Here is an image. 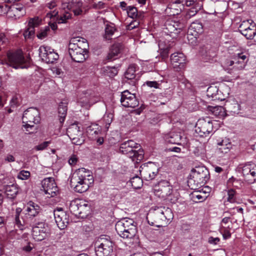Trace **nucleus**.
<instances>
[{
  "mask_svg": "<svg viewBox=\"0 0 256 256\" xmlns=\"http://www.w3.org/2000/svg\"><path fill=\"white\" fill-rule=\"evenodd\" d=\"M94 182L93 176L84 168H79L73 174L70 184L74 190L80 193L86 192Z\"/></svg>",
  "mask_w": 256,
  "mask_h": 256,
  "instance_id": "obj_1",
  "label": "nucleus"
},
{
  "mask_svg": "<svg viewBox=\"0 0 256 256\" xmlns=\"http://www.w3.org/2000/svg\"><path fill=\"white\" fill-rule=\"evenodd\" d=\"M172 218V210L168 208L160 207L149 212L146 216L148 223L156 227H161L166 224V220Z\"/></svg>",
  "mask_w": 256,
  "mask_h": 256,
  "instance_id": "obj_2",
  "label": "nucleus"
},
{
  "mask_svg": "<svg viewBox=\"0 0 256 256\" xmlns=\"http://www.w3.org/2000/svg\"><path fill=\"white\" fill-rule=\"evenodd\" d=\"M210 178L208 170L204 166H198L192 168L188 182L192 189L196 190L204 185Z\"/></svg>",
  "mask_w": 256,
  "mask_h": 256,
  "instance_id": "obj_3",
  "label": "nucleus"
},
{
  "mask_svg": "<svg viewBox=\"0 0 256 256\" xmlns=\"http://www.w3.org/2000/svg\"><path fill=\"white\" fill-rule=\"evenodd\" d=\"M115 228L118 234L123 238H132L137 232L134 222L132 218L120 220L116 223Z\"/></svg>",
  "mask_w": 256,
  "mask_h": 256,
  "instance_id": "obj_4",
  "label": "nucleus"
},
{
  "mask_svg": "<svg viewBox=\"0 0 256 256\" xmlns=\"http://www.w3.org/2000/svg\"><path fill=\"white\" fill-rule=\"evenodd\" d=\"M140 146L132 140L124 142L120 144V151L126 154L132 161L140 160L143 158V151L140 150Z\"/></svg>",
  "mask_w": 256,
  "mask_h": 256,
  "instance_id": "obj_5",
  "label": "nucleus"
},
{
  "mask_svg": "<svg viewBox=\"0 0 256 256\" xmlns=\"http://www.w3.org/2000/svg\"><path fill=\"white\" fill-rule=\"evenodd\" d=\"M173 190L170 182L166 180L160 182L154 188V194L164 200H167L172 202H174L176 199L172 198Z\"/></svg>",
  "mask_w": 256,
  "mask_h": 256,
  "instance_id": "obj_6",
  "label": "nucleus"
},
{
  "mask_svg": "<svg viewBox=\"0 0 256 256\" xmlns=\"http://www.w3.org/2000/svg\"><path fill=\"white\" fill-rule=\"evenodd\" d=\"M39 115L38 110L34 108H30L24 112L22 122L24 124V126L27 131L32 130L34 126V124L40 122Z\"/></svg>",
  "mask_w": 256,
  "mask_h": 256,
  "instance_id": "obj_7",
  "label": "nucleus"
},
{
  "mask_svg": "<svg viewBox=\"0 0 256 256\" xmlns=\"http://www.w3.org/2000/svg\"><path fill=\"white\" fill-rule=\"evenodd\" d=\"M97 256H109L113 251V243L108 238H99L94 244Z\"/></svg>",
  "mask_w": 256,
  "mask_h": 256,
  "instance_id": "obj_8",
  "label": "nucleus"
},
{
  "mask_svg": "<svg viewBox=\"0 0 256 256\" xmlns=\"http://www.w3.org/2000/svg\"><path fill=\"white\" fill-rule=\"evenodd\" d=\"M32 234L36 241H42L45 239L50 235L47 224L42 222L36 223L32 226Z\"/></svg>",
  "mask_w": 256,
  "mask_h": 256,
  "instance_id": "obj_9",
  "label": "nucleus"
},
{
  "mask_svg": "<svg viewBox=\"0 0 256 256\" xmlns=\"http://www.w3.org/2000/svg\"><path fill=\"white\" fill-rule=\"evenodd\" d=\"M213 124L212 121L208 118L200 119L196 126V132L200 136H207L212 132Z\"/></svg>",
  "mask_w": 256,
  "mask_h": 256,
  "instance_id": "obj_10",
  "label": "nucleus"
},
{
  "mask_svg": "<svg viewBox=\"0 0 256 256\" xmlns=\"http://www.w3.org/2000/svg\"><path fill=\"white\" fill-rule=\"evenodd\" d=\"M39 55L42 60L48 64L54 62L58 58V54L51 48L47 46H41L39 48Z\"/></svg>",
  "mask_w": 256,
  "mask_h": 256,
  "instance_id": "obj_11",
  "label": "nucleus"
},
{
  "mask_svg": "<svg viewBox=\"0 0 256 256\" xmlns=\"http://www.w3.org/2000/svg\"><path fill=\"white\" fill-rule=\"evenodd\" d=\"M88 47H77L73 46L71 48H68V52L72 59L77 62H84L88 57Z\"/></svg>",
  "mask_w": 256,
  "mask_h": 256,
  "instance_id": "obj_12",
  "label": "nucleus"
},
{
  "mask_svg": "<svg viewBox=\"0 0 256 256\" xmlns=\"http://www.w3.org/2000/svg\"><path fill=\"white\" fill-rule=\"evenodd\" d=\"M8 64L15 68H23L22 66L25 62L24 56L21 50H18L14 52H8Z\"/></svg>",
  "mask_w": 256,
  "mask_h": 256,
  "instance_id": "obj_13",
  "label": "nucleus"
},
{
  "mask_svg": "<svg viewBox=\"0 0 256 256\" xmlns=\"http://www.w3.org/2000/svg\"><path fill=\"white\" fill-rule=\"evenodd\" d=\"M56 222L60 230H64L69 223V216L62 208L57 209L54 212Z\"/></svg>",
  "mask_w": 256,
  "mask_h": 256,
  "instance_id": "obj_14",
  "label": "nucleus"
},
{
  "mask_svg": "<svg viewBox=\"0 0 256 256\" xmlns=\"http://www.w3.org/2000/svg\"><path fill=\"white\" fill-rule=\"evenodd\" d=\"M120 96V102L124 106L134 108L138 106L139 102L134 94L125 90L121 93Z\"/></svg>",
  "mask_w": 256,
  "mask_h": 256,
  "instance_id": "obj_15",
  "label": "nucleus"
},
{
  "mask_svg": "<svg viewBox=\"0 0 256 256\" xmlns=\"http://www.w3.org/2000/svg\"><path fill=\"white\" fill-rule=\"evenodd\" d=\"M42 187L46 194L50 197L54 196L58 192V188L52 178H47L42 181Z\"/></svg>",
  "mask_w": 256,
  "mask_h": 256,
  "instance_id": "obj_16",
  "label": "nucleus"
},
{
  "mask_svg": "<svg viewBox=\"0 0 256 256\" xmlns=\"http://www.w3.org/2000/svg\"><path fill=\"white\" fill-rule=\"evenodd\" d=\"M164 32L172 38H175L183 28V25L174 21L166 22L165 25Z\"/></svg>",
  "mask_w": 256,
  "mask_h": 256,
  "instance_id": "obj_17",
  "label": "nucleus"
},
{
  "mask_svg": "<svg viewBox=\"0 0 256 256\" xmlns=\"http://www.w3.org/2000/svg\"><path fill=\"white\" fill-rule=\"evenodd\" d=\"M240 168L242 169V173L246 180L254 181V178L253 180L250 178L256 177V165L254 164L248 162L242 164Z\"/></svg>",
  "mask_w": 256,
  "mask_h": 256,
  "instance_id": "obj_18",
  "label": "nucleus"
},
{
  "mask_svg": "<svg viewBox=\"0 0 256 256\" xmlns=\"http://www.w3.org/2000/svg\"><path fill=\"white\" fill-rule=\"evenodd\" d=\"M42 20L38 17L36 16L30 18L28 28L24 32V36L25 38H30L34 34V28L38 26L41 23Z\"/></svg>",
  "mask_w": 256,
  "mask_h": 256,
  "instance_id": "obj_19",
  "label": "nucleus"
},
{
  "mask_svg": "<svg viewBox=\"0 0 256 256\" xmlns=\"http://www.w3.org/2000/svg\"><path fill=\"white\" fill-rule=\"evenodd\" d=\"M98 101V98H95L88 92L82 94L78 100V103L82 107L89 108L92 105Z\"/></svg>",
  "mask_w": 256,
  "mask_h": 256,
  "instance_id": "obj_20",
  "label": "nucleus"
},
{
  "mask_svg": "<svg viewBox=\"0 0 256 256\" xmlns=\"http://www.w3.org/2000/svg\"><path fill=\"white\" fill-rule=\"evenodd\" d=\"M170 60L174 68L181 69L184 67L186 57L182 53H174L171 55Z\"/></svg>",
  "mask_w": 256,
  "mask_h": 256,
  "instance_id": "obj_21",
  "label": "nucleus"
},
{
  "mask_svg": "<svg viewBox=\"0 0 256 256\" xmlns=\"http://www.w3.org/2000/svg\"><path fill=\"white\" fill-rule=\"evenodd\" d=\"M41 210L42 208L38 204L32 201H30L26 205V214H28L30 217H35Z\"/></svg>",
  "mask_w": 256,
  "mask_h": 256,
  "instance_id": "obj_22",
  "label": "nucleus"
},
{
  "mask_svg": "<svg viewBox=\"0 0 256 256\" xmlns=\"http://www.w3.org/2000/svg\"><path fill=\"white\" fill-rule=\"evenodd\" d=\"M47 16L50 18H54L58 16L57 21L58 24L66 23V20L70 19L72 17V14L68 11L64 10L60 16H58V12L54 10L47 14Z\"/></svg>",
  "mask_w": 256,
  "mask_h": 256,
  "instance_id": "obj_23",
  "label": "nucleus"
},
{
  "mask_svg": "<svg viewBox=\"0 0 256 256\" xmlns=\"http://www.w3.org/2000/svg\"><path fill=\"white\" fill-rule=\"evenodd\" d=\"M122 49V46L120 44H114L110 48L108 54V59L110 60H114L118 58Z\"/></svg>",
  "mask_w": 256,
  "mask_h": 256,
  "instance_id": "obj_24",
  "label": "nucleus"
},
{
  "mask_svg": "<svg viewBox=\"0 0 256 256\" xmlns=\"http://www.w3.org/2000/svg\"><path fill=\"white\" fill-rule=\"evenodd\" d=\"M68 104V100H64L59 104L58 113L59 120L61 124L64 122L66 116Z\"/></svg>",
  "mask_w": 256,
  "mask_h": 256,
  "instance_id": "obj_25",
  "label": "nucleus"
},
{
  "mask_svg": "<svg viewBox=\"0 0 256 256\" xmlns=\"http://www.w3.org/2000/svg\"><path fill=\"white\" fill-rule=\"evenodd\" d=\"M86 133L90 138L97 139L100 133V128L97 124H92L87 128Z\"/></svg>",
  "mask_w": 256,
  "mask_h": 256,
  "instance_id": "obj_26",
  "label": "nucleus"
},
{
  "mask_svg": "<svg viewBox=\"0 0 256 256\" xmlns=\"http://www.w3.org/2000/svg\"><path fill=\"white\" fill-rule=\"evenodd\" d=\"M228 66H233V69L234 70H243L246 66V62L238 58L236 56L234 58V60H230L227 62Z\"/></svg>",
  "mask_w": 256,
  "mask_h": 256,
  "instance_id": "obj_27",
  "label": "nucleus"
},
{
  "mask_svg": "<svg viewBox=\"0 0 256 256\" xmlns=\"http://www.w3.org/2000/svg\"><path fill=\"white\" fill-rule=\"evenodd\" d=\"M218 151L220 153L227 154L232 147V144L228 139L222 140L218 144Z\"/></svg>",
  "mask_w": 256,
  "mask_h": 256,
  "instance_id": "obj_28",
  "label": "nucleus"
},
{
  "mask_svg": "<svg viewBox=\"0 0 256 256\" xmlns=\"http://www.w3.org/2000/svg\"><path fill=\"white\" fill-rule=\"evenodd\" d=\"M79 218H86L90 212V206L87 202L82 201L79 202Z\"/></svg>",
  "mask_w": 256,
  "mask_h": 256,
  "instance_id": "obj_29",
  "label": "nucleus"
},
{
  "mask_svg": "<svg viewBox=\"0 0 256 256\" xmlns=\"http://www.w3.org/2000/svg\"><path fill=\"white\" fill-rule=\"evenodd\" d=\"M82 5L81 2L76 0L74 2L73 1L72 4H68L66 6L68 9L72 11L75 16H78L81 14L82 12L81 9Z\"/></svg>",
  "mask_w": 256,
  "mask_h": 256,
  "instance_id": "obj_30",
  "label": "nucleus"
},
{
  "mask_svg": "<svg viewBox=\"0 0 256 256\" xmlns=\"http://www.w3.org/2000/svg\"><path fill=\"white\" fill-rule=\"evenodd\" d=\"M74 46L80 48L85 46L86 47H88V43L86 40L80 37L72 38L70 39L68 44V48H71Z\"/></svg>",
  "mask_w": 256,
  "mask_h": 256,
  "instance_id": "obj_31",
  "label": "nucleus"
},
{
  "mask_svg": "<svg viewBox=\"0 0 256 256\" xmlns=\"http://www.w3.org/2000/svg\"><path fill=\"white\" fill-rule=\"evenodd\" d=\"M126 10L128 16L132 19H142L144 17L143 14L142 12H138L136 7L129 6Z\"/></svg>",
  "mask_w": 256,
  "mask_h": 256,
  "instance_id": "obj_32",
  "label": "nucleus"
},
{
  "mask_svg": "<svg viewBox=\"0 0 256 256\" xmlns=\"http://www.w3.org/2000/svg\"><path fill=\"white\" fill-rule=\"evenodd\" d=\"M240 32L247 39L252 40L256 34V27L252 24L249 26L246 30H240Z\"/></svg>",
  "mask_w": 256,
  "mask_h": 256,
  "instance_id": "obj_33",
  "label": "nucleus"
},
{
  "mask_svg": "<svg viewBox=\"0 0 256 256\" xmlns=\"http://www.w3.org/2000/svg\"><path fill=\"white\" fill-rule=\"evenodd\" d=\"M4 189L7 197L11 199L14 198L18 193V188L14 184L6 186Z\"/></svg>",
  "mask_w": 256,
  "mask_h": 256,
  "instance_id": "obj_34",
  "label": "nucleus"
},
{
  "mask_svg": "<svg viewBox=\"0 0 256 256\" xmlns=\"http://www.w3.org/2000/svg\"><path fill=\"white\" fill-rule=\"evenodd\" d=\"M141 174L146 180H150L155 178L158 174V170L156 171H152L151 168H142Z\"/></svg>",
  "mask_w": 256,
  "mask_h": 256,
  "instance_id": "obj_35",
  "label": "nucleus"
},
{
  "mask_svg": "<svg viewBox=\"0 0 256 256\" xmlns=\"http://www.w3.org/2000/svg\"><path fill=\"white\" fill-rule=\"evenodd\" d=\"M180 1L178 0L170 4L166 10V13L172 16L178 14L181 12V9L178 8L176 4H180Z\"/></svg>",
  "mask_w": 256,
  "mask_h": 256,
  "instance_id": "obj_36",
  "label": "nucleus"
},
{
  "mask_svg": "<svg viewBox=\"0 0 256 256\" xmlns=\"http://www.w3.org/2000/svg\"><path fill=\"white\" fill-rule=\"evenodd\" d=\"M6 12H12L15 16H20L25 13V10L24 8L21 6L17 5L12 7H9L8 6V10Z\"/></svg>",
  "mask_w": 256,
  "mask_h": 256,
  "instance_id": "obj_37",
  "label": "nucleus"
},
{
  "mask_svg": "<svg viewBox=\"0 0 256 256\" xmlns=\"http://www.w3.org/2000/svg\"><path fill=\"white\" fill-rule=\"evenodd\" d=\"M136 65L130 64L124 74L125 78L128 80H134L136 78Z\"/></svg>",
  "mask_w": 256,
  "mask_h": 256,
  "instance_id": "obj_38",
  "label": "nucleus"
},
{
  "mask_svg": "<svg viewBox=\"0 0 256 256\" xmlns=\"http://www.w3.org/2000/svg\"><path fill=\"white\" fill-rule=\"evenodd\" d=\"M83 132L76 134L68 136L72 144L76 145H80L84 142V138L82 136Z\"/></svg>",
  "mask_w": 256,
  "mask_h": 256,
  "instance_id": "obj_39",
  "label": "nucleus"
},
{
  "mask_svg": "<svg viewBox=\"0 0 256 256\" xmlns=\"http://www.w3.org/2000/svg\"><path fill=\"white\" fill-rule=\"evenodd\" d=\"M22 212V209L20 208H17L16 210V214H15V224L18 226V227L20 229H22V227L24 224L26 223L24 220L22 218V220H20V212Z\"/></svg>",
  "mask_w": 256,
  "mask_h": 256,
  "instance_id": "obj_40",
  "label": "nucleus"
},
{
  "mask_svg": "<svg viewBox=\"0 0 256 256\" xmlns=\"http://www.w3.org/2000/svg\"><path fill=\"white\" fill-rule=\"evenodd\" d=\"M82 132L80 130V128L76 124H71L68 128L67 129V134L68 136H70L76 134H80Z\"/></svg>",
  "mask_w": 256,
  "mask_h": 256,
  "instance_id": "obj_41",
  "label": "nucleus"
},
{
  "mask_svg": "<svg viewBox=\"0 0 256 256\" xmlns=\"http://www.w3.org/2000/svg\"><path fill=\"white\" fill-rule=\"evenodd\" d=\"M116 30V29L114 26L107 24L105 28L104 38L106 40H111V37L114 34Z\"/></svg>",
  "mask_w": 256,
  "mask_h": 256,
  "instance_id": "obj_42",
  "label": "nucleus"
},
{
  "mask_svg": "<svg viewBox=\"0 0 256 256\" xmlns=\"http://www.w3.org/2000/svg\"><path fill=\"white\" fill-rule=\"evenodd\" d=\"M130 182L132 186L134 188H140L142 186V180L138 176H134L131 178Z\"/></svg>",
  "mask_w": 256,
  "mask_h": 256,
  "instance_id": "obj_43",
  "label": "nucleus"
},
{
  "mask_svg": "<svg viewBox=\"0 0 256 256\" xmlns=\"http://www.w3.org/2000/svg\"><path fill=\"white\" fill-rule=\"evenodd\" d=\"M50 32V26H46L44 29H41L39 33L37 34V37L40 40L46 38Z\"/></svg>",
  "mask_w": 256,
  "mask_h": 256,
  "instance_id": "obj_44",
  "label": "nucleus"
},
{
  "mask_svg": "<svg viewBox=\"0 0 256 256\" xmlns=\"http://www.w3.org/2000/svg\"><path fill=\"white\" fill-rule=\"evenodd\" d=\"M113 114L111 112H106L103 116V121L106 123V127L108 128V126L112 122Z\"/></svg>",
  "mask_w": 256,
  "mask_h": 256,
  "instance_id": "obj_45",
  "label": "nucleus"
},
{
  "mask_svg": "<svg viewBox=\"0 0 256 256\" xmlns=\"http://www.w3.org/2000/svg\"><path fill=\"white\" fill-rule=\"evenodd\" d=\"M70 210L76 216L79 217V203L72 202L70 204Z\"/></svg>",
  "mask_w": 256,
  "mask_h": 256,
  "instance_id": "obj_46",
  "label": "nucleus"
},
{
  "mask_svg": "<svg viewBox=\"0 0 256 256\" xmlns=\"http://www.w3.org/2000/svg\"><path fill=\"white\" fill-rule=\"evenodd\" d=\"M30 175V172L22 170L18 172L17 178L20 180H26L29 178Z\"/></svg>",
  "mask_w": 256,
  "mask_h": 256,
  "instance_id": "obj_47",
  "label": "nucleus"
},
{
  "mask_svg": "<svg viewBox=\"0 0 256 256\" xmlns=\"http://www.w3.org/2000/svg\"><path fill=\"white\" fill-rule=\"evenodd\" d=\"M142 19H135L134 20L131 22L128 25L126 26V29L128 30H132L137 27L140 25V20Z\"/></svg>",
  "mask_w": 256,
  "mask_h": 256,
  "instance_id": "obj_48",
  "label": "nucleus"
},
{
  "mask_svg": "<svg viewBox=\"0 0 256 256\" xmlns=\"http://www.w3.org/2000/svg\"><path fill=\"white\" fill-rule=\"evenodd\" d=\"M16 158L14 155L10 154H8L4 156V158L2 160V164L10 163L14 162Z\"/></svg>",
  "mask_w": 256,
  "mask_h": 256,
  "instance_id": "obj_49",
  "label": "nucleus"
},
{
  "mask_svg": "<svg viewBox=\"0 0 256 256\" xmlns=\"http://www.w3.org/2000/svg\"><path fill=\"white\" fill-rule=\"evenodd\" d=\"M190 150H192L196 156H199L204 152V150L202 146L192 147Z\"/></svg>",
  "mask_w": 256,
  "mask_h": 256,
  "instance_id": "obj_50",
  "label": "nucleus"
},
{
  "mask_svg": "<svg viewBox=\"0 0 256 256\" xmlns=\"http://www.w3.org/2000/svg\"><path fill=\"white\" fill-rule=\"evenodd\" d=\"M191 30H194L197 33H200L202 32V26L201 23H192L190 26Z\"/></svg>",
  "mask_w": 256,
  "mask_h": 256,
  "instance_id": "obj_51",
  "label": "nucleus"
},
{
  "mask_svg": "<svg viewBox=\"0 0 256 256\" xmlns=\"http://www.w3.org/2000/svg\"><path fill=\"white\" fill-rule=\"evenodd\" d=\"M106 73L110 77H113L117 74L118 70L114 68L107 67Z\"/></svg>",
  "mask_w": 256,
  "mask_h": 256,
  "instance_id": "obj_52",
  "label": "nucleus"
},
{
  "mask_svg": "<svg viewBox=\"0 0 256 256\" xmlns=\"http://www.w3.org/2000/svg\"><path fill=\"white\" fill-rule=\"evenodd\" d=\"M228 201L230 202H234L236 201L235 192L232 190H229L228 192Z\"/></svg>",
  "mask_w": 256,
  "mask_h": 256,
  "instance_id": "obj_53",
  "label": "nucleus"
},
{
  "mask_svg": "<svg viewBox=\"0 0 256 256\" xmlns=\"http://www.w3.org/2000/svg\"><path fill=\"white\" fill-rule=\"evenodd\" d=\"M50 143V141L44 142L42 144H39L38 145L36 146V149L38 150H42L45 149L47 148L48 144Z\"/></svg>",
  "mask_w": 256,
  "mask_h": 256,
  "instance_id": "obj_54",
  "label": "nucleus"
},
{
  "mask_svg": "<svg viewBox=\"0 0 256 256\" xmlns=\"http://www.w3.org/2000/svg\"><path fill=\"white\" fill-rule=\"evenodd\" d=\"M78 162V158L76 156L72 155L68 160V164L72 166H75Z\"/></svg>",
  "mask_w": 256,
  "mask_h": 256,
  "instance_id": "obj_55",
  "label": "nucleus"
},
{
  "mask_svg": "<svg viewBox=\"0 0 256 256\" xmlns=\"http://www.w3.org/2000/svg\"><path fill=\"white\" fill-rule=\"evenodd\" d=\"M146 84L150 88H158L159 84L156 81H147Z\"/></svg>",
  "mask_w": 256,
  "mask_h": 256,
  "instance_id": "obj_56",
  "label": "nucleus"
},
{
  "mask_svg": "<svg viewBox=\"0 0 256 256\" xmlns=\"http://www.w3.org/2000/svg\"><path fill=\"white\" fill-rule=\"evenodd\" d=\"M253 24H250L248 21L243 22L239 26V30H246L249 26H252Z\"/></svg>",
  "mask_w": 256,
  "mask_h": 256,
  "instance_id": "obj_57",
  "label": "nucleus"
},
{
  "mask_svg": "<svg viewBox=\"0 0 256 256\" xmlns=\"http://www.w3.org/2000/svg\"><path fill=\"white\" fill-rule=\"evenodd\" d=\"M104 4L102 2H98L97 3H94L92 5V8L96 9H101L104 8Z\"/></svg>",
  "mask_w": 256,
  "mask_h": 256,
  "instance_id": "obj_58",
  "label": "nucleus"
},
{
  "mask_svg": "<svg viewBox=\"0 0 256 256\" xmlns=\"http://www.w3.org/2000/svg\"><path fill=\"white\" fill-rule=\"evenodd\" d=\"M220 240L218 238H213L210 236L209 238L208 242L210 244H216Z\"/></svg>",
  "mask_w": 256,
  "mask_h": 256,
  "instance_id": "obj_59",
  "label": "nucleus"
},
{
  "mask_svg": "<svg viewBox=\"0 0 256 256\" xmlns=\"http://www.w3.org/2000/svg\"><path fill=\"white\" fill-rule=\"evenodd\" d=\"M32 248L33 244L28 242L26 246L23 247L22 250L26 252H30L32 250Z\"/></svg>",
  "mask_w": 256,
  "mask_h": 256,
  "instance_id": "obj_60",
  "label": "nucleus"
},
{
  "mask_svg": "<svg viewBox=\"0 0 256 256\" xmlns=\"http://www.w3.org/2000/svg\"><path fill=\"white\" fill-rule=\"evenodd\" d=\"M18 98L16 97H13L10 102L11 107L16 106L18 105Z\"/></svg>",
  "mask_w": 256,
  "mask_h": 256,
  "instance_id": "obj_61",
  "label": "nucleus"
},
{
  "mask_svg": "<svg viewBox=\"0 0 256 256\" xmlns=\"http://www.w3.org/2000/svg\"><path fill=\"white\" fill-rule=\"evenodd\" d=\"M8 10V6L6 4H0V12L6 13Z\"/></svg>",
  "mask_w": 256,
  "mask_h": 256,
  "instance_id": "obj_62",
  "label": "nucleus"
},
{
  "mask_svg": "<svg viewBox=\"0 0 256 256\" xmlns=\"http://www.w3.org/2000/svg\"><path fill=\"white\" fill-rule=\"evenodd\" d=\"M182 0V2H184V4L188 6H191L196 2V0Z\"/></svg>",
  "mask_w": 256,
  "mask_h": 256,
  "instance_id": "obj_63",
  "label": "nucleus"
},
{
  "mask_svg": "<svg viewBox=\"0 0 256 256\" xmlns=\"http://www.w3.org/2000/svg\"><path fill=\"white\" fill-rule=\"evenodd\" d=\"M222 236L224 240L228 239L231 236V234L228 230H225L222 234Z\"/></svg>",
  "mask_w": 256,
  "mask_h": 256,
  "instance_id": "obj_64",
  "label": "nucleus"
}]
</instances>
